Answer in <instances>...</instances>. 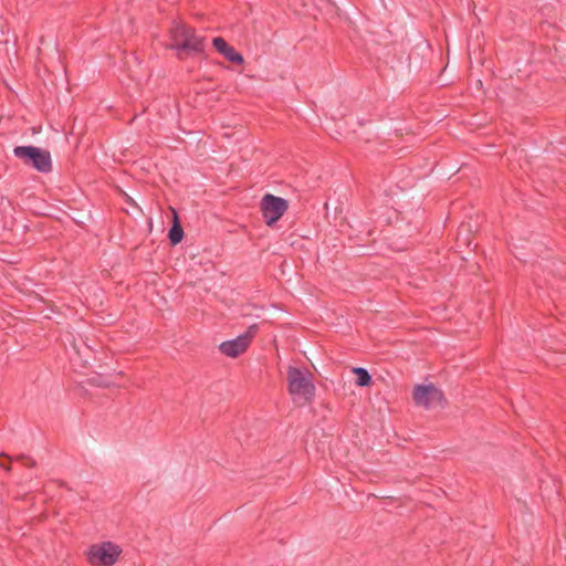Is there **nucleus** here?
<instances>
[{"instance_id":"obj_5","label":"nucleus","mask_w":566,"mask_h":566,"mask_svg":"<svg viewBox=\"0 0 566 566\" xmlns=\"http://www.w3.org/2000/svg\"><path fill=\"white\" fill-rule=\"evenodd\" d=\"M258 325L253 324L249 326V328L238 337L222 342L219 346L220 352L231 358H235L243 354L252 343L253 338L258 333Z\"/></svg>"},{"instance_id":"obj_6","label":"nucleus","mask_w":566,"mask_h":566,"mask_svg":"<svg viewBox=\"0 0 566 566\" xmlns=\"http://www.w3.org/2000/svg\"><path fill=\"white\" fill-rule=\"evenodd\" d=\"M260 208L265 223L272 226L286 212L289 203L281 197L266 193L260 202Z\"/></svg>"},{"instance_id":"obj_9","label":"nucleus","mask_w":566,"mask_h":566,"mask_svg":"<svg viewBox=\"0 0 566 566\" xmlns=\"http://www.w3.org/2000/svg\"><path fill=\"white\" fill-rule=\"evenodd\" d=\"M168 237H169L171 244H174V245L179 243L182 240L184 230L178 222L177 216H175V222L169 230Z\"/></svg>"},{"instance_id":"obj_7","label":"nucleus","mask_w":566,"mask_h":566,"mask_svg":"<svg viewBox=\"0 0 566 566\" xmlns=\"http://www.w3.org/2000/svg\"><path fill=\"white\" fill-rule=\"evenodd\" d=\"M412 398L417 406L431 409L442 406L444 401L443 392L434 385H417L412 391Z\"/></svg>"},{"instance_id":"obj_3","label":"nucleus","mask_w":566,"mask_h":566,"mask_svg":"<svg viewBox=\"0 0 566 566\" xmlns=\"http://www.w3.org/2000/svg\"><path fill=\"white\" fill-rule=\"evenodd\" d=\"M123 549L119 545L105 541L92 544L86 551V559L91 566H114Z\"/></svg>"},{"instance_id":"obj_4","label":"nucleus","mask_w":566,"mask_h":566,"mask_svg":"<svg viewBox=\"0 0 566 566\" xmlns=\"http://www.w3.org/2000/svg\"><path fill=\"white\" fill-rule=\"evenodd\" d=\"M13 155L24 165L31 166L40 172L52 171L51 154L46 149L35 146H17L13 149Z\"/></svg>"},{"instance_id":"obj_2","label":"nucleus","mask_w":566,"mask_h":566,"mask_svg":"<svg viewBox=\"0 0 566 566\" xmlns=\"http://www.w3.org/2000/svg\"><path fill=\"white\" fill-rule=\"evenodd\" d=\"M170 49L177 51L178 57H182L184 52L201 53L205 51V38L198 35L193 29L177 22L170 29Z\"/></svg>"},{"instance_id":"obj_8","label":"nucleus","mask_w":566,"mask_h":566,"mask_svg":"<svg viewBox=\"0 0 566 566\" xmlns=\"http://www.w3.org/2000/svg\"><path fill=\"white\" fill-rule=\"evenodd\" d=\"M212 45L214 49L222 54L228 61L235 63V64H242L243 63V56L235 51L233 46L227 43V41L223 38L217 36L212 40Z\"/></svg>"},{"instance_id":"obj_1","label":"nucleus","mask_w":566,"mask_h":566,"mask_svg":"<svg viewBox=\"0 0 566 566\" xmlns=\"http://www.w3.org/2000/svg\"><path fill=\"white\" fill-rule=\"evenodd\" d=\"M287 391L293 402L304 406L312 402L315 395L313 376L307 369L289 366L286 370Z\"/></svg>"},{"instance_id":"obj_11","label":"nucleus","mask_w":566,"mask_h":566,"mask_svg":"<svg viewBox=\"0 0 566 566\" xmlns=\"http://www.w3.org/2000/svg\"><path fill=\"white\" fill-rule=\"evenodd\" d=\"M17 459L23 461V463L28 467H31V468L35 467V461L25 455H20Z\"/></svg>"},{"instance_id":"obj_10","label":"nucleus","mask_w":566,"mask_h":566,"mask_svg":"<svg viewBox=\"0 0 566 566\" xmlns=\"http://www.w3.org/2000/svg\"><path fill=\"white\" fill-rule=\"evenodd\" d=\"M353 373L357 376L356 385L359 387H366L371 382L369 373L363 367H355Z\"/></svg>"}]
</instances>
